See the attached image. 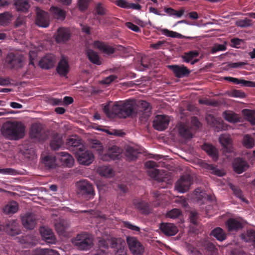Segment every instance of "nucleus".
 <instances>
[{
  "instance_id": "obj_1",
  "label": "nucleus",
  "mask_w": 255,
  "mask_h": 255,
  "mask_svg": "<svg viewBox=\"0 0 255 255\" xmlns=\"http://www.w3.org/2000/svg\"><path fill=\"white\" fill-rule=\"evenodd\" d=\"M103 111L109 118H113L116 115L125 118L129 116L139 114L146 118L150 115L151 107L146 101L128 99L125 101L116 102L111 111L109 104H107L104 106Z\"/></svg>"
},
{
  "instance_id": "obj_2",
  "label": "nucleus",
  "mask_w": 255,
  "mask_h": 255,
  "mask_svg": "<svg viewBox=\"0 0 255 255\" xmlns=\"http://www.w3.org/2000/svg\"><path fill=\"white\" fill-rule=\"evenodd\" d=\"M3 133L11 139H18L23 137L24 133V126L19 121H8L3 126Z\"/></svg>"
},
{
  "instance_id": "obj_3",
  "label": "nucleus",
  "mask_w": 255,
  "mask_h": 255,
  "mask_svg": "<svg viewBox=\"0 0 255 255\" xmlns=\"http://www.w3.org/2000/svg\"><path fill=\"white\" fill-rule=\"evenodd\" d=\"M72 242L79 249L87 250L92 247L93 239L91 235L82 233L78 235Z\"/></svg>"
},
{
  "instance_id": "obj_4",
  "label": "nucleus",
  "mask_w": 255,
  "mask_h": 255,
  "mask_svg": "<svg viewBox=\"0 0 255 255\" xmlns=\"http://www.w3.org/2000/svg\"><path fill=\"white\" fill-rule=\"evenodd\" d=\"M145 166L148 169V175L155 180L159 182L166 181L167 175L163 171L157 169L155 167L157 166L156 163L153 161H148L145 162Z\"/></svg>"
},
{
  "instance_id": "obj_5",
  "label": "nucleus",
  "mask_w": 255,
  "mask_h": 255,
  "mask_svg": "<svg viewBox=\"0 0 255 255\" xmlns=\"http://www.w3.org/2000/svg\"><path fill=\"white\" fill-rule=\"evenodd\" d=\"M98 244L100 248L107 249L110 246L112 248H116L117 250L116 251L115 255H126L124 246L118 245L116 242V239L110 236L100 239Z\"/></svg>"
},
{
  "instance_id": "obj_6",
  "label": "nucleus",
  "mask_w": 255,
  "mask_h": 255,
  "mask_svg": "<svg viewBox=\"0 0 255 255\" xmlns=\"http://www.w3.org/2000/svg\"><path fill=\"white\" fill-rule=\"evenodd\" d=\"M76 156L80 164L84 165L91 164L94 160V155L93 152L86 150L84 146L80 147L76 151Z\"/></svg>"
},
{
  "instance_id": "obj_7",
  "label": "nucleus",
  "mask_w": 255,
  "mask_h": 255,
  "mask_svg": "<svg viewBox=\"0 0 255 255\" xmlns=\"http://www.w3.org/2000/svg\"><path fill=\"white\" fill-rule=\"evenodd\" d=\"M193 183V176L189 174H186L181 176L176 182L175 188L178 192L183 193L189 190Z\"/></svg>"
},
{
  "instance_id": "obj_8",
  "label": "nucleus",
  "mask_w": 255,
  "mask_h": 255,
  "mask_svg": "<svg viewBox=\"0 0 255 255\" xmlns=\"http://www.w3.org/2000/svg\"><path fill=\"white\" fill-rule=\"evenodd\" d=\"M76 186L77 193L79 195L89 198L93 196L94 193L93 188L88 181H80L77 182Z\"/></svg>"
},
{
  "instance_id": "obj_9",
  "label": "nucleus",
  "mask_w": 255,
  "mask_h": 255,
  "mask_svg": "<svg viewBox=\"0 0 255 255\" xmlns=\"http://www.w3.org/2000/svg\"><path fill=\"white\" fill-rule=\"evenodd\" d=\"M127 242L130 251L133 255H140L144 252L143 245L135 237H128Z\"/></svg>"
},
{
  "instance_id": "obj_10",
  "label": "nucleus",
  "mask_w": 255,
  "mask_h": 255,
  "mask_svg": "<svg viewBox=\"0 0 255 255\" xmlns=\"http://www.w3.org/2000/svg\"><path fill=\"white\" fill-rule=\"evenodd\" d=\"M122 149L117 146L113 145L109 147L107 151L104 154L100 155L101 160L103 161H109L112 160H115L119 158V156L122 153Z\"/></svg>"
},
{
  "instance_id": "obj_11",
  "label": "nucleus",
  "mask_w": 255,
  "mask_h": 255,
  "mask_svg": "<svg viewBox=\"0 0 255 255\" xmlns=\"http://www.w3.org/2000/svg\"><path fill=\"white\" fill-rule=\"evenodd\" d=\"M206 119L208 125L214 128L216 131L228 129L227 126L221 119L215 118L211 115H208L206 116Z\"/></svg>"
},
{
  "instance_id": "obj_12",
  "label": "nucleus",
  "mask_w": 255,
  "mask_h": 255,
  "mask_svg": "<svg viewBox=\"0 0 255 255\" xmlns=\"http://www.w3.org/2000/svg\"><path fill=\"white\" fill-rule=\"evenodd\" d=\"M169 121V117L168 116L157 115L153 122V127L158 130H163L168 127Z\"/></svg>"
},
{
  "instance_id": "obj_13",
  "label": "nucleus",
  "mask_w": 255,
  "mask_h": 255,
  "mask_svg": "<svg viewBox=\"0 0 255 255\" xmlns=\"http://www.w3.org/2000/svg\"><path fill=\"white\" fill-rule=\"evenodd\" d=\"M36 23L39 27H47L49 24V15L47 12L37 7Z\"/></svg>"
},
{
  "instance_id": "obj_14",
  "label": "nucleus",
  "mask_w": 255,
  "mask_h": 255,
  "mask_svg": "<svg viewBox=\"0 0 255 255\" xmlns=\"http://www.w3.org/2000/svg\"><path fill=\"white\" fill-rule=\"evenodd\" d=\"M39 232L43 240L48 244H55L56 238L53 231L49 228L41 227Z\"/></svg>"
},
{
  "instance_id": "obj_15",
  "label": "nucleus",
  "mask_w": 255,
  "mask_h": 255,
  "mask_svg": "<svg viewBox=\"0 0 255 255\" xmlns=\"http://www.w3.org/2000/svg\"><path fill=\"white\" fill-rule=\"evenodd\" d=\"M23 57L19 54H14L13 53H10L8 54L6 58V61L11 67L14 68L21 67L23 65Z\"/></svg>"
},
{
  "instance_id": "obj_16",
  "label": "nucleus",
  "mask_w": 255,
  "mask_h": 255,
  "mask_svg": "<svg viewBox=\"0 0 255 255\" xmlns=\"http://www.w3.org/2000/svg\"><path fill=\"white\" fill-rule=\"evenodd\" d=\"M168 67L172 71L175 76L177 78H182L187 76L190 73V70L184 65H168Z\"/></svg>"
},
{
  "instance_id": "obj_17",
  "label": "nucleus",
  "mask_w": 255,
  "mask_h": 255,
  "mask_svg": "<svg viewBox=\"0 0 255 255\" xmlns=\"http://www.w3.org/2000/svg\"><path fill=\"white\" fill-rule=\"evenodd\" d=\"M22 223L27 229H33L36 224V217L35 215L26 213L21 218Z\"/></svg>"
},
{
  "instance_id": "obj_18",
  "label": "nucleus",
  "mask_w": 255,
  "mask_h": 255,
  "mask_svg": "<svg viewBox=\"0 0 255 255\" xmlns=\"http://www.w3.org/2000/svg\"><path fill=\"white\" fill-rule=\"evenodd\" d=\"M5 232L8 235L13 236L20 233L19 226L15 220L8 221L3 228Z\"/></svg>"
},
{
  "instance_id": "obj_19",
  "label": "nucleus",
  "mask_w": 255,
  "mask_h": 255,
  "mask_svg": "<svg viewBox=\"0 0 255 255\" xmlns=\"http://www.w3.org/2000/svg\"><path fill=\"white\" fill-rule=\"evenodd\" d=\"M23 255H60L56 250L50 248H37L32 252L25 251Z\"/></svg>"
},
{
  "instance_id": "obj_20",
  "label": "nucleus",
  "mask_w": 255,
  "mask_h": 255,
  "mask_svg": "<svg viewBox=\"0 0 255 255\" xmlns=\"http://www.w3.org/2000/svg\"><path fill=\"white\" fill-rule=\"evenodd\" d=\"M177 128L178 133L181 137L186 139L192 137L193 133L188 124L181 122L178 124Z\"/></svg>"
},
{
  "instance_id": "obj_21",
  "label": "nucleus",
  "mask_w": 255,
  "mask_h": 255,
  "mask_svg": "<svg viewBox=\"0 0 255 255\" xmlns=\"http://www.w3.org/2000/svg\"><path fill=\"white\" fill-rule=\"evenodd\" d=\"M56 61L55 56L49 54L45 55L39 61V65L43 69H48L53 67Z\"/></svg>"
},
{
  "instance_id": "obj_22",
  "label": "nucleus",
  "mask_w": 255,
  "mask_h": 255,
  "mask_svg": "<svg viewBox=\"0 0 255 255\" xmlns=\"http://www.w3.org/2000/svg\"><path fill=\"white\" fill-rule=\"evenodd\" d=\"M57 158L58 159L64 166L68 167H72L74 163L73 157L67 152H60L57 154Z\"/></svg>"
},
{
  "instance_id": "obj_23",
  "label": "nucleus",
  "mask_w": 255,
  "mask_h": 255,
  "mask_svg": "<svg viewBox=\"0 0 255 255\" xmlns=\"http://www.w3.org/2000/svg\"><path fill=\"white\" fill-rule=\"evenodd\" d=\"M161 231L168 236L175 235L178 232V229L174 224L171 223H162L160 226Z\"/></svg>"
},
{
  "instance_id": "obj_24",
  "label": "nucleus",
  "mask_w": 255,
  "mask_h": 255,
  "mask_svg": "<svg viewBox=\"0 0 255 255\" xmlns=\"http://www.w3.org/2000/svg\"><path fill=\"white\" fill-rule=\"evenodd\" d=\"M70 36V31L68 28H59L55 34V40L58 43L65 42Z\"/></svg>"
},
{
  "instance_id": "obj_25",
  "label": "nucleus",
  "mask_w": 255,
  "mask_h": 255,
  "mask_svg": "<svg viewBox=\"0 0 255 255\" xmlns=\"http://www.w3.org/2000/svg\"><path fill=\"white\" fill-rule=\"evenodd\" d=\"M93 45L95 48L99 49L100 51L106 54H112L115 51L112 46L100 41H95Z\"/></svg>"
},
{
  "instance_id": "obj_26",
  "label": "nucleus",
  "mask_w": 255,
  "mask_h": 255,
  "mask_svg": "<svg viewBox=\"0 0 255 255\" xmlns=\"http://www.w3.org/2000/svg\"><path fill=\"white\" fill-rule=\"evenodd\" d=\"M63 143L62 136L55 132H53L51 134V139L50 142V145L53 150H58Z\"/></svg>"
},
{
  "instance_id": "obj_27",
  "label": "nucleus",
  "mask_w": 255,
  "mask_h": 255,
  "mask_svg": "<svg viewBox=\"0 0 255 255\" xmlns=\"http://www.w3.org/2000/svg\"><path fill=\"white\" fill-rule=\"evenodd\" d=\"M233 166L234 171L236 173L240 174L243 172L249 167V165L246 161L239 158L234 160L233 163Z\"/></svg>"
},
{
  "instance_id": "obj_28",
  "label": "nucleus",
  "mask_w": 255,
  "mask_h": 255,
  "mask_svg": "<svg viewBox=\"0 0 255 255\" xmlns=\"http://www.w3.org/2000/svg\"><path fill=\"white\" fill-rule=\"evenodd\" d=\"M69 66L66 57L62 56L57 67V72L60 75L65 76L69 71Z\"/></svg>"
},
{
  "instance_id": "obj_29",
  "label": "nucleus",
  "mask_w": 255,
  "mask_h": 255,
  "mask_svg": "<svg viewBox=\"0 0 255 255\" xmlns=\"http://www.w3.org/2000/svg\"><path fill=\"white\" fill-rule=\"evenodd\" d=\"M69 225V223L67 221L61 218L56 220L54 222L55 229L57 233L60 235H64Z\"/></svg>"
},
{
  "instance_id": "obj_30",
  "label": "nucleus",
  "mask_w": 255,
  "mask_h": 255,
  "mask_svg": "<svg viewBox=\"0 0 255 255\" xmlns=\"http://www.w3.org/2000/svg\"><path fill=\"white\" fill-rule=\"evenodd\" d=\"M199 55V52L197 51H190L185 52L182 56V58L183 61L186 63H191L192 65L194 64L198 61L196 58Z\"/></svg>"
},
{
  "instance_id": "obj_31",
  "label": "nucleus",
  "mask_w": 255,
  "mask_h": 255,
  "mask_svg": "<svg viewBox=\"0 0 255 255\" xmlns=\"http://www.w3.org/2000/svg\"><path fill=\"white\" fill-rule=\"evenodd\" d=\"M67 148L71 150H74V148L82 147L81 140L76 136H72L67 139L66 142Z\"/></svg>"
},
{
  "instance_id": "obj_32",
  "label": "nucleus",
  "mask_w": 255,
  "mask_h": 255,
  "mask_svg": "<svg viewBox=\"0 0 255 255\" xmlns=\"http://www.w3.org/2000/svg\"><path fill=\"white\" fill-rule=\"evenodd\" d=\"M226 225L230 232L237 231L243 227L242 223L239 220L233 218L229 219Z\"/></svg>"
},
{
  "instance_id": "obj_33",
  "label": "nucleus",
  "mask_w": 255,
  "mask_h": 255,
  "mask_svg": "<svg viewBox=\"0 0 255 255\" xmlns=\"http://www.w3.org/2000/svg\"><path fill=\"white\" fill-rule=\"evenodd\" d=\"M219 141L227 152H231L232 142L231 138L229 134H223L219 137Z\"/></svg>"
},
{
  "instance_id": "obj_34",
  "label": "nucleus",
  "mask_w": 255,
  "mask_h": 255,
  "mask_svg": "<svg viewBox=\"0 0 255 255\" xmlns=\"http://www.w3.org/2000/svg\"><path fill=\"white\" fill-rule=\"evenodd\" d=\"M223 117L227 121L231 123L239 122L241 119L239 115L231 111L223 112Z\"/></svg>"
},
{
  "instance_id": "obj_35",
  "label": "nucleus",
  "mask_w": 255,
  "mask_h": 255,
  "mask_svg": "<svg viewBox=\"0 0 255 255\" xmlns=\"http://www.w3.org/2000/svg\"><path fill=\"white\" fill-rule=\"evenodd\" d=\"M202 149L209 155L214 160H217L218 154L217 149L212 144L205 143L202 146Z\"/></svg>"
},
{
  "instance_id": "obj_36",
  "label": "nucleus",
  "mask_w": 255,
  "mask_h": 255,
  "mask_svg": "<svg viewBox=\"0 0 255 255\" xmlns=\"http://www.w3.org/2000/svg\"><path fill=\"white\" fill-rule=\"evenodd\" d=\"M135 208L139 209L144 214H148L150 212L149 205L142 200H135L133 202Z\"/></svg>"
},
{
  "instance_id": "obj_37",
  "label": "nucleus",
  "mask_w": 255,
  "mask_h": 255,
  "mask_svg": "<svg viewBox=\"0 0 255 255\" xmlns=\"http://www.w3.org/2000/svg\"><path fill=\"white\" fill-rule=\"evenodd\" d=\"M42 132L40 125L35 124H33L31 127L30 131V135L32 138H37L39 140L41 139Z\"/></svg>"
},
{
  "instance_id": "obj_38",
  "label": "nucleus",
  "mask_w": 255,
  "mask_h": 255,
  "mask_svg": "<svg viewBox=\"0 0 255 255\" xmlns=\"http://www.w3.org/2000/svg\"><path fill=\"white\" fill-rule=\"evenodd\" d=\"M14 5L17 11L26 12L30 7L28 0H14Z\"/></svg>"
},
{
  "instance_id": "obj_39",
  "label": "nucleus",
  "mask_w": 255,
  "mask_h": 255,
  "mask_svg": "<svg viewBox=\"0 0 255 255\" xmlns=\"http://www.w3.org/2000/svg\"><path fill=\"white\" fill-rule=\"evenodd\" d=\"M18 209V205L15 201L8 202L3 208V212L6 214H14L16 212Z\"/></svg>"
},
{
  "instance_id": "obj_40",
  "label": "nucleus",
  "mask_w": 255,
  "mask_h": 255,
  "mask_svg": "<svg viewBox=\"0 0 255 255\" xmlns=\"http://www.w3.org/2000/svg\"><path fill=\"white\" fill-rule=\"evenodd\" d=\"M138 153L137 149L131 146H128L126 147L125 155L129 161L135 160L137 158Z\"/></svg>"
},
{
  "instance_id": "obj_41",
  "label": "nucleus",
  "mask_w": 255,
  "mask_h": 255,
  "mask_svg": "<svg viewBox=\"0 0 255 255\" xmlns=\"http://www.w3.org/2000/svg\"><path fill=\"white\" fill-rule=\"evenodd\" d=\"M90 146L92 148L95 149L98 153V157L101 159L100 155L104 154V148L102 143L96 139L92 140Z\"/></svg>"
},
{
  "instance_id": "obj_42",
  "label": "nucleus",
  "mask_w": 255,
  "mask_h": 255,
  "mask_svg": "<svg viewBox=\"0 0 255 255\" xmlns=\"http://www.w3.org/2000/svg\"><path fill=\"white\" fill-rule=\"evenodd\" d=\"M202 166L203 168L209 170L211 173L218 176H223L225 174V172L223 170H220L211 164H209L206 163H203Z\"/></svg>"
},
{
  "instance_id": "obj_43",
  "label": "nucleus",
  "mask_w": 255,
  "mask_h": 255,
  "mask_svg": "<svg viewBox=\"0 0 255 255\" xmlns=\"http://www.w3.org/2000/svg\"><path fill=\"white\" fill-rule=\"evenodd\" d=\"M50 11L53 16L57 19L62 20L65 17V11L59 7L52 6Z\"/></svg>"
},
{
  "instance_id": "obj_44",
  "label": "nucleus",
  "mask_w": 255,
  "mask_h": 255,
  "mask_svg": "<svg viewBox=\"0 0 255 255\" xmlns=\"http://www.w3.org/2000/svg\"><path fill=\"white\" fill-rule=\"evenodd\" d=\"M99 174L103 176L106 177H111L114 175L113 169L108 166H100L98 169Z\"/></svg>"
},
{
  "instance_id": "obj_45",
  "label": "nucleus",
  "mask_w": 255,
  "mask_h": 255,
  "mask_svg": "<svg viewBox=\"0 0 255 255\" xmlns=\"http://www.w3.org/2000/svg\"><path fill=\"white\" fill-rule=\"evenodd\" d=\"M157 29L159 30L162 34L167 37L177 38H183L185 37V36L177 32L170 31L166 28H157Z\"/></svg>"
},
{
  "instance_id": "obj_46",
  "label": "nucleus",
  "mask_w": 255,
  "mask_h": 255,
  "mask_svg": "<svg viewBox=\"0 0 255 255\" xmlns=\"http://www.w3.org/2000/svg\"><path fill=\"white\" fill-rule=\"evenodd\" d=\"M56 158L57 156L49 155L43 157L42 161L45 166L52 168L56 164Z\"/></svg>"
},
{
  "instance_id": "obj_47",
  "label": "nucleus",
  "mask_w": 255,
  "mask_h": 255,
  "mask_svg": "<svg viewBox=\"0 0 255 255\" xmlns=\"http://www.w3.org/2000/svg\"><path fill=\"white\" fill-rule=\"evenodd\" d=\"M211 234L220 241H223L226 239V234L220 228H217L213 230Z\"/></svg>"
},
{
  "instance_id": "obj_48",
  "label": "nucleus",
  "mask_w": 255,
  "mask_h": 255,
  "mask_svg": "<svg viewBox=\"0 0 255 255\" xmlns=\"http://www.w3.org/2000/svg\"><path fill=\"white\" fill-rule=\"evenodd\" d=\"M12 15L8 12L0 13V25H7L11 20Z\"/></svg>"
},
{
  "instance_id": "obj_49",
  "label": "nucleus",
  "mask_w": 255,
  "mask_h": 255,
  "mask_svg": "<svg viewBox=\"0 0 255 255\" xmlns=\"http://www.w3.org/2000/svg\"><path fill=\"white\" fill-rule=\"evenodd\" d=\"M207 196L205 191L199 188H197L195 190L193 194V198L197 202H199L203 200L204 199H206Z\"/></svg>"
},
{
  "instance_id": "obj_50",
  "label": "nucleus",
  "mask_w": 255,
  "mask_h": 255,
  "mask_svg": "<svg viewBox=\"0 0 255 255\" xmlns=\"http://www.w3.org/2000/svg\"><path fill=\"white\" fill-rule=\"evenodd\" d=\"M242 113L252 125H255V111L245 109L243 110Z\"/></svg>"
},
{
  "instance_id": "obj_51",
  "label": "nucleus",
  "mask_w": 255,
  "mask_h": 255,
  "mask_svg": "<svg viewBox=\"0 0 255 255\" xmlns=\"http://www.w3.org/2000/svg\"><path fill=\"white\" fill-rule=\"evenodd\" d=\"M243 144L247 148H252L255 145V140L250 135H245L243 139Z\"/></svg>"
},
{
  "instance_id": "obj_52",
  "label": "nucleus",
  "mask_w": 255,
  "mask_h": 255,
  "mask_svg": "<svg viewBox=\"0 0 255 255\" xmlns=\"http://www.w3.org/2000/svg\"><path fill=\"white\" fill-rule=\"evenodd\" d=\"M87 55L89 60L93 63L97 65H100L101 62L100 61L99 57L97 53L92 50L87 51Z\"/></svg>"
},
{
  "instance_id": "obj_53",
  "label": "nucleus",
  "mask_w": 255,
  "mask_h": 255,
  "mask_svg": "<svg viewBox=\"0 0 255 255\" xmlns=\"http://www.w3.org/2000/svg\"><path fill=\"white\" fill-rule=\"evenodd\" d=\"M38 239L37 237L35 235H32L26 236L21 242L22 244H26L29 246H32L35 245Z\"/></svg>"
},
{
  "instance_id": "obj_54",
  "label": "nucleus",
  "mask_w": 255,
  "mask_h": 255,
  "mask_svg": "<svg viewBox=\"0 0 255 255\" xmlns=\"http://www.w3.org/2000/svg\"><path fill=\"white\" fill-rule=\"evenodd\" d=\"M230 188L232 189L236 197L239 198L242 201L248 203V201L244 197L242 191L238 187L233 185H231Z\"/></svg>"
},
{
  "instance_id": "obj_55",
  "label": "nucleus",
  "mask_w": 255,
  "mask_h": 255,
  "mask_svg": "<svg viewBox=\"0 0 255 255\" xmlns=\"http://www.w3.org/2000/svg\"><path fill=\"white\" fill-rule=\"evenodd\" d=\"M123 227L125 228H127L132 231H133L135 234L140 233V229L139 227L135 226L131 224V223L128 221H124Z\"/></svg>"
},
{
  "instance_id": "obj_56",
  "label": "nucleus",
  "mask_w": 255,
  "mask_h": 255,
  "mask_svg": "<svg viewBox=\"0 0 255 255\" xmlns=\"http://www.w3.org/2000/svg\"><path fill=\"white\" fill-rule=\"evenodd\" d=\"M181 214V212L179 209H173L166 213V217L171 219H176L179 217Z\"/></svg>"
},
{
  "instance_id": "obj_57",
  "label": "nucleus",
  "mask_w": 255,
  "mask_h": 255,
  "mask_svg": "<svg viewBox=\"0 0 255 255\" xmlns=\"http://www.w3.org/2000/svg\"><path fill=\"white\" fill-rule=\"evenodd\" d=\"M228 95L232 97L243 98L245 97V94L241 91L234 90L230 91Z\"/></svg>"
},
{
  "instance_id": "obj_58",
  "label": "nucleus",
  "mask_w": 255,
  "mask_h": 255,
  "mask_svg": "<svg viewBox=\"0 0 255 255\" xmlns=\"http://www.w3.org/2000/svg\"><path fill=\"white\" fill-rule=\"evenodd\" d=\"M91 0H78V6L81 11L86 10Z\"/></svg>"
},
{
  "instance_id": "obj_59",
  "label": "nucleus",
  "mask_w": 255,
  "mask_h": 255,
  "mask_svg": "<svg viewBox=\"0 0 255 255\" xmlns=\"http://www.w3.org/2000/svg\"><path fill=\"white\" fill-rule=\"evenodd\" d=\"M16 171L10 168L0 169V173L4 175H14L16 174Z\"/></svg>"
},
{
  "instance_id": "obj_60",
  "label": "nucleus",
  "mask_w": 255,
  "mask_h": 255,
  "mask_svg": "<svg viewBox=\"0 0 255 255\" xmlns=\"http://www.w3.org/2000/svg\"><path fill=\"white\" fill-rule=\"evenodd\" d=\"M236 24L238 26L241 27H247L251 24V21L248 18H246L237 21Z\"/></svg>"
},
{
  "instance_id": "obj_61",
  "label": "nucleus",
  "mask_w": 255,
  "mask_h": 255,
  "mask_svg": "<svg viewBox=\"0 0 255 255\" xmlns=\"http://www.w3.org/2000/svg\"><path fill=\"white\" fill-rule=\"evenodd\" d=\"M205 249L209 252L212 255H215L217 253V250L215 246L212 243H207L205 245Z\"/></svg>"
},
{
  "instance_id": "obj_62",
  "label": "nucleus",
  "mask_w": 255,
  "mask_h": 255,
  "mask_svg": "<svg viewBox=\"0 0 255 255\" xmlns=\"http://www.w3.org/2000/svg\"><path fill=\"white\" fill-rule=\"evenodd\" d=\"M191 124V127H190V128H191L192 131L194 129H196L199 128L201 126V123L199 122L198 120L195 117L192 118Z\"/></svg>"
},
{
  "instance_id": "obj_63",
  "label": "nucleus",
  "mask_w": 255,
  "mask_h": 255,
  "mask_svg": "<svg viewBox=\"0 0 255 255\" xmlns=\"http://www.w3.org/2000/svg\"><path fill=\"white\" fill-rule=\"evenodd\" d=\"M117 76L114 75H110L105 79H104L101 83L102 84L109 85L112 82L115 81L117 79Z\"/></svg>"
},
{
  "instance_id": "obj_64",
  "label": "nucleus",
  "mask_w": 255,
  "mask_h": 255,
  "mask_svg": "<svg viewBox=\"0 0 255 255\" xmlns=\"http://www.w3.org/2000/svg\"><path fill=\"white\" fill-rule=\"evenodd\" d=\"M115 3L119 6L128 9L129 7V3L125 0H117L115 1Z\"/></svg>"
}]
</instances>
